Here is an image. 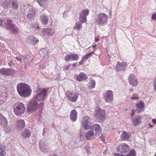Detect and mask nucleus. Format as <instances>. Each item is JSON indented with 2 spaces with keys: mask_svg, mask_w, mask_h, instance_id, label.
Segmentation results:
<instances>
[{
  "mask_svg": "<svg viewBox=\"0 0 156 156\" xmlns=\"http://www.w3.org/2000/svg\"><path fill=\"white\" fill-rule=\"evenodd\" d=\"M17 89L19 94L21 97H29L31 93L30 87L25 83H20L18 84Z\"/></svg>",
  "mask_w": 156,
  "mask_h": 156,
  "instance_id": "1",
  "label": "nucleus"
},
{
  "mask_svg": "<svg viewBox=\"0 0 156 156\" xmlns=\"http://www.w3.org/2000/svg\"><path fill=\"white\" fill-rule=\"evenodd\" d=\"M89 10L85 9L82 11L80 14L79 20L80 22H76L75 24L74 29L79 31L82 28V23H85L87 21V16L88 15Z\"/></svg>",
  "mask_w": 156,
  "mask_h": 156,
  "instance_id": "2",
  "label": "nucleus"
},
{
  "mask_svg": "<svg viewBox=\"0 0 156 156\" xmlns=\"http://www.w3.org/2000/svg\"><path fill=\"white\" fill-rule=\"evenodd\" d=\"M12 21L8 19L6 22L3 21L2 19H0V26H4L8 30L14 34H16L18 32V30L14 24H12Z\"/></svg>",
  "mask_w": 156,
  "mask_h": 156,
  "instance_id": "3",
  "label": "nucleus"
},
{
  "mask_svg": "<svg viewBox=\"0 0 156 156\" xmlns=\"http://www.w3.org/2000/svg\"><path fill=\"white\" fill-rule=\"evenodd\" d=\"M108 16L105 13H98L95 20L96 23L98 25L103 26L107 25Z\"/></svg>",
  "mask_w": 156,
  "mask_h": 156,
  "instance_id": "4",
  "label": "nucleus"
},
{
  "mask_svg": "<svg viewBox=\"0 0 156 156\" xmlns=\"http://www.w3.org/2000/svg\"><path fill=\"white\" fill-rule=\"evenodd\" d=\"M25 107L23 103L18 102L14 106L13 110L15 114L17 116L22 115L25 112Z\"/></svg>",
  "mask_w": 156,
  "mask_h": 156,
  "instance_id": "5",
  "label": "nucleus"
},
{
  "mask_svg": "<svg viewBox=\"0 0 156 156\" xmlns=\"http://www.w3.org/2000/svg\"><path fill=\"white\" fill-rule=\"evenodd\" d=\"M34 99L30 101L27 105V112L32 113L37 110L38 108V103L37 100H38V98H35Z\"/></svg>",
  "mask_w": 156,
  "mask_h": 156,
  "instance_id": "6",
  "label": "nucleus"
},
{
  "mask_svg": "<svg viewBox=\"0 0 156 156\" xmlns=\"http://www.w3.org/2000/svg\"><path fill=\"white\" fill-rule=\"evenodd\" d=\"M95 116L96 118L100 121H104L105 119V113L100 107L96 105L95 107Z\"/></svg>",
  "mask_w": 156,
  "mask_h": 156,
  "instance_id": "7",
  "label": "nucleus"
},
{
  "mask_svg": "<svg viewBox=\"0 0 156 156\" xmlns=\"http://www.w3.org/2000/svg\"><path fill=\"white\" fill-rule=\"evenodd\" d=\"M79 58L78 54L73 53L67 54L65 56V60L67 62L70 61H77Z\"/></svg>",
  "mask_w": 156,
  "mask_h": 156,
  "instance_id": "8",
  "label": "nucleus"
},
{
  "mask_svg": "<svg viewBox=\"0 0 156 156\" xmlns=\"http://www.w3.org/2000/svg\"><path fill=\"white\" fill-rule=\"evenodd\" d=\"M48 90V88H38L36 92V98H45L47 97Z\"/></svg>",
  "mask_w": 156,
  "mask_h": 156,
  "instance_id": "9",
  "label": "nucleus"
},
{
  "mask_svg": "<svg viewBox=\"0 0 156 156\" xmlns=\"http://www.w3.org/2000/svg\"><path fill=\"white\" fill-rule=\"evenodd\" d=\"M129 147L128 145L125 143L120 144L116 148L117 151L121 153H126L129 151Z\"/></svg>",
  "mask_w": 156,
  "mask_h": 156,
  "instance_id": "10",
  "label": "nucleus"
},
{
  "mask_svg": "<svg viewBox=\"0 0 156 156\" xmlns=\"http://www.w3.org/2000/svg\"><path fill=\"white\" fill-rule=\"evenodd\" d=\"M15 73L14 70L12 69L4 68L0 69V73L6 76H12Z\"/></svg>",
  "mask_w": 156,
  "mask_h": 156,
  "instance_id": "11",
  "label": "nucleus"
},
{
  "mask_svg": "<svg viewBox=\"0 0 156 156\" xmlns=\"http://www.w3.org/2000/svg\"><path fill=\"white\" fill-rule=\"evenodd\" d=\"M42 32L43 36L48 37L53 35L54 33V31L51 28H46L42 29Z\"/></svg>",
  "mask_w": 156,
  "mask_h": 156,
  "instance_id": "12",
  "label": "nucleus"
},
{
  "mask_svg": "<svg viewBox=\"0 0 156 156\" xmlns=\"http://www.w3.org/2000/svg\"><path fill=\"white\" fill-rule=\"evenodd\" d=\"M89 117L88 116H85L83 119L82 122V127H83L85 130H88L90 128L89 123Z\"/></svg>",
  "mask_w": 156,
  "mask_h": 156,
  "instance_id": "13",
  "label": "nucleus"
},
{
  "mask_svg": "<svg viewBox=\"0 0 156 156\" xmlns=\"http://www.w3.org/2000/svg\"><path fill=\"white\" fill-rule=\"evenodd\" d=\"M90 127V129L94 130L95 133V136H99L101 132V126L98 124H95L91 125Z\"/></svg>",
  "mask_w": 156,
  "mask_h": 156,
  "instance_id": "14",
  "label": "nucleus"
},
{
  "mask_svg": "<svg viewBox=\"0 0 156 156\" xmlns=\"http://www.w3.org/2000/svg\"><path fill=\"white\" fill-rule=\"evenodd\" d=\"M127 65V64L125 62H118L116 66L115 69L117 71H124L126 69Z\"/></svg>",
  "mask_w": 156,
  "mask_h": 156,
  "instance_id": "15",
  "label": "nucleus"
},
{
  "mask_svg": "<svg viewBox=\"0 0 156 156\" xmlns=\"http://www.w3.org/2000/svg\"><path fill=\"white\" fill-rule=\"evenodd\" d=\"M128 80L131 85L135 86L138 84V82L136 77L133 74H130L128 77Z\"/></svg>",
  "mask_w": 156,
  "mask_h": 156,
  "instance_id": "16",
  "label": "nucleus"
},
{
  "mask_svg": "<svg viewBox=\"0 0 156 156\" xmlns=\"http://www.w3.org/2000/svg\"><path fill=\"white\" fill-rule=\"evenodd\" d=\"M136 111L138 112V113H140L141 112H143L144 110V107H145V104L144 102L141 100H140L138 103L136 104Z\"/></svg>",
  "mask_w": 156,
  "mask_h": 156,
  "instance_id": "17",
  "label": "nucleus"
},
{
  "mask_svg": "<svg viewBox=\"0 0 156 156\" xmlns=\"http://www.w3.org/2000/svg\"><path fill=\"white\" fill-rule=\"evenodd\" d=\"M142 117L140 115L135 116L132 120V122L134 125L137 126L141 124V119Z\"/></svg>",
  "mask_w": 156,
  "mask_h": 156,
  "instance_id": "18",
  "label": "nucleus"
},
{
  "mask_svg": "<svg viewBox=\"0 0 156 156\" xmlns=\"http://www.w3.org/2000/svg\"><path fill=\"white\" fill-rule=\"evenodd\" d=\"M87 78V75L83 72H80L76 77V79L78 81H84Z\"/></svg>",
  "mask_w": 156,
  "mask_h": 156,
  "instance_id": "19",
  "label": "nucleus"
},
{
  "mask_svg": "<svg viewBox=\"0 0 156 156\" xmlns=\"http://www.w3.org/2000/svg\"><path fill=\"white\" fill-rule=\"evenodd\" d=\"M25 126V123L24 120L22 119L18 120L16 124V128L19 130L23 129Z\"/></svg>",
  "mask_w": 156,
  "mask_h": 156,
  "instance_id": "20",
  "label": "nucleus"
},
{
  "mask_svg": "<svg viewBox=\"0 0 156 156\" xmlns=\"http://www.w3.org/2000/svg\"><path fill=\"white\" fill-rule=\"evenodd\" d=\"M27 42L31 45H36L39 41L38 40L32 36L29 37L27 40Z\"/></svg>",
  "mask_w": 156,
  "mask_h": 156,
  "instance_id": "21",
  "label": "nucleus"
},
{
  "mask_svg": "<svg viewBox=\"0 0 156 156\" xmlns=\"http://www.w3.org/2000/svg\"><path fill=\"white\" fill-rule=\"evenodd\" d=\"M31 135V132L28 129H24L21 132V135L23 138L26 139L29 137Z\"/></svg>",
  "mask_w": 156,
  "mask_h": 156,
  "instance_id": "22",
  "label": "nucleus"
},
{
  "mask_svg": "<svg viewBox=\"0 0 156 156\" xmlns=\"http://www.w3.org/2000/svg\"><path fill=\"white\" fill-rule=\"evenodd\" d=\"M66 94L67 98H78L79 97L77 93L69 90L66 91Z\"/></svg>",
  "mask_w": 156,
  "mask_h": 156,
  "instance_id": "23",
  "label": "nucleus"
},
{
  "mask_svg": "<svg viewBox=\"0 0 156 156\" xmlns=\"http://www.w3.org/2000/svg\"><path fill=\"white\" fill-rule=\"evenodd\" d=\"M130 135L127 132L123 131L120 135L121 140L122 141L128 140L129 138Z\"/></svg>",
  "mask_w": 156,
  "mask_h": 156,
  "instance_id": "24",
  "label": "nucleus"
},
{
  "mask_svg": "<svg viewBox=\"0 0 156 156\" xmlns=\"http://www.w3.org/2000/svg\"><path fill=\"white\" fill-rule=\"evenodd\" d=\"M77 112L76 110L73 109L70 112V118L72 121L75 122L77 118Z\"/></svg>",
  "mask_w": 156,
  "mask_h": 156,
  "instance_id": "25",
  "label": "nucleus"
},
{
  "mask_svg": "<svg viewBox=\"0 0 156 156\" xmlns=\"http://www.w3.org/2000/svg\"><path fill=\"white\" fill-rule=\"evenodd\" d=\"M94 136H95V133H94L93 130L89 131L86 135L87 139L89 140L93 138Z\"/></svg>",
  "mask_w": 156,
  "mask_h": 156,
  "instance_id": "26",
  "label": "nucleus"
},
{
  "mask_svg": "<svg viewBox=\"0 0 156 156\" xmlns=\"http://www.w3.org/2000/svg\"><path fill=\"white\" fill-rule=\"evenodd\" d=\"M8 121L2 115L0 114V124L3 125L4 126L7 125Z\"/></svg>",
  "mask_w": 156,
  "mask_h": 156,
  "instance_id": "27",
  "label": "nucleus"
},
{
  "mask_svg": "<svg viewBox=\"0 0 156 156\" xmlns=\"http://www.w3.org/2000/svg\"><path fill=\"white\" fill-rule=\"evenodd\" d=\"M41 21L43 24L46 25L47 24L49 18L48 17L44 15H42L41 16Z\"/></svg>",
  "mask_w": 156,
  "mask_h": 156,
  "instance_id": "28",
  "label": "nucleus"
},
{
  "mask_svg": "<svg viewBox=\"0 0 156 156\" xmlns=\"http://www.w3.org/2000/svg\"><path fill=\"white\" fill-rule=\"evenodd\" d=\"M103 94L104 95V98H112L113 96L112 92L110 90H107L105 94Z\"/></svg>",
  "mask_w": 156,
  "mask_h": 156,
  "instance_id": "29",
  "label": "nucleus"
},
{
  "mask_svg": "<svg viewBox=\"0 0 156 156\" xmlns=\"http://www.w3.org/2000/svg\"><path fill=\"white\" fill-rule=\"evenodd\" d=\"M35 15V12L33 11L32 9H30L29 11V13L27 15V17L28 19L30 20Z\"/></svg>",
  "mask_w": 156,
  "mask_h": 156,
  "instance_id": "30",
  "label": "nucleus"
},
{
  "mask_svg": "<svg viewBox=\"0 0 156 156\" xmlns=\"http://www.w3.org/2000/svg\"><path fill=\"white\" fill-rule=\"evenodd\" d=\"M11 3V1H6L2 4V6L4 8L7 9L9 8V6H10Z\"/></svg>",
  "mask_w": 156,
  "mask_h": 156,
  "instance_id": "31",
  "label": "nucleus"
},
{
  "mask_svg": "<svg viewBox=\"0 0 156 156\" xmlns=\"http://www.w3.org/2000/svg\"><path fill=\"white\" fill-rule=\"evenodd\" d=\"M96 85V82L92 79H91L89 83V86L90 88H94L95 87Z\"/></svg>",
  "mask_w": 156,
  "mask_h": 156,
  "instance_id": "32",
  "label": "nucleus"
},
{
  "mask_svg": "<svg viewBox=\"0 0 156 156\" xmlns=\"http://www.w3.org/2000/svg\"><path fill=\"white\" fill-rule=\"evenodd\" d=\"M43 140H41L39 142V147L41 151L44 152L45 151V146L44 145V144L43 142Z\"/></svg>",
  "mask_w": 156,
  "mask_h": 156,
  "instance_id": "33",
  "label": "nucleus"
},
{
  "mask_svg": "<svg viewBox=\"0 0 156 156\" xmlns=\"http://www.w3.org/2000/svg\"><path fill=\"white\" fill-rule=\"evenodd\" d=\"M49 0H36L41 7L44 6V4L46 2H47Z\"/></svg>",
  "mask_w": 156,
  "mask_h": 156,
  "instance_id": "34",
  "label": "nucleus"
},
{
  "mask_svg": "<svg viewBox=\"0 0 156 156\" xmlns=\"http://www.w3.org/2000/svg\"><path fill=\"white\" fill-rule=\"evenodd\" d=\"M12 8L13 9L16 10L18 8V4L17 2L15 0H13L12 4Z\"/></svg>",
  "mask_w": 156,
  "mask_h": 156,
  "instance_id": "35",
  "label": "nucleus"
},
{
  "mask_svg": "<svg viewBox=\"0 0 156 156\" xmlns=\"http://www.w3.org/2000/svg\"><path fill=\"white\" fill-rule=\"evenodd\" d=\"M6 151L5 147H0V156H5Z\"/></svg>",
  "mask_w": 156,
  "mask_h": 156,
  "instance_id": "36",
  "label": "nucleus"
},
{
  "mask_svg": "<svg viewBox=\"0 0 156 156\" xmlns=\"http://www.w3.org/2000/svg\"><path fill=\"white\" fill-rule=\"evenodd\" d=\"M94 53V51H91L90 53H88L87 54L84 55L82 57V58L85 59H87L88 58H89L90 57H91L92 56V55Z\"/></svg>",
  "mask_w": 156,
  "mask_h": 156,
  "instance_id": "37",
  "label": "nucleus"
},
{
  "mask_svg": "<svg viewBox=\"0 0 156 156\" xmlns=\"http://www.w3.org/2000/svg\"><path fill=\"white\" fill-rule=\"evenodd\" d=\"M135 151L134 149H132L127 154V156H136Z\"/></svg>",
  "mask_w": 156,
  "mask_h": 156,
  "instance_id": "38",
  "label": "nucleus"
},
{
  "mask_svg": "<svg viewBox=\"0 0 156 156\" xmlns=\"http://www.w3.org/2000/svg\"><path fill=\"white\" fill-rule=\"evenodd\" d=\"M44 106V103L43 102H41L40 103L38 106V108L39 110L40 111L42 110V108Z\"/></svg>",
  "mask_w": 156,
  "mask_h": 156,
  "instance_id": "39",
  "label": "nucleus"
},
{
  "mask_svg": "<svg viewBox=\"0 0 156 156\" xmlns=\"http://www.w3.org/2000/svg\"><path fill=\"white\" fill-rule=\"evenodd\" d=\"M106 102L111 103L113 100L112 98H104Z\"/></svg>",
  "mask_w": 156,
  "mask_h": 156,
  "instance_id": "40",
  "label": "nucleus"
},
{
  "mask_svg": "<svg viewBox=\"0 0 156 156\" xmlns=\"http://www.w3.org/2000/svg\"><path fill=\"white\" fill-rule=\"evenodd\" d=\"M99 136L102 141L103 142L105 141V137L102 134H101Z\"/></svg>",
  "mask_w": 156,
  "mask_h": 156,
  "instance_id": "41",
  "label": "nucleus"
},
{
  "mask_svg": "<svg viewBox=\"0 0 156 156\" xmlns=\"http://www.w3.org/2000/svg\"><path fill=\"white\" fill-rule=\"evenodd\" d=\"M151 19L153 20H156V13H154L152 15Z\"/></svg>",
  "mask_w": 156,
  "mask_h": 156,
  "instance_id": "42",
  "label": "nucleus"
},
{
  "mask_svg": "<svg viewBox=\"0 0 156 156\" xmlns=\"http://www.w3.org/2000/svg\"><path fill=\"white\" fill-rule=\"evenodd\" d=\"M69 100L72 102H75L77 100V98H68Z\"/></svg>",
  "mask_w": 156,
  "mask_h": 156,
  "instance_id": "43",
  "label": "nucleus"
},
{
  "mask_svg": "<svg viewBox=\"0 0 156 156\" xmlns=\"http://www.w3.org/2000/svg\"><path fill=\"white\" fill-rule=\"evenodd\" d=\"M139 96L136 93H134L131 98H138Z\"/></svg>",
  "mask_w": 156,
  "mask_h": 156,
  "instance_id": "44",
  "label": "nucleus"
},
{
  "mask_svg": "<svg viewBox=\"0 0 156 156\" xmlns=\"http://www.w3.org/2000/svg\"><path fill=\"white\" fill-rule=\"evenodd\" d=\"M154 89L155 90H156V77L154 79Z\"/></svg>",
  "mask_w": 156,
  "mask_h": 156,
  "instance_id": "45",
  "label": "nucleus"
},
{
  "mask_svg": "<svg viewBox=\"0 0 156 156\" xmlns=\"http://www.w3.org/2000/svg\"><path fill=\"white\" fill-rule=\"evenodd\" d=\"M136 111V110H132V114H131V116H133L134 115L135 112Z\"/></svg>",
  "mask_w": 156,
  "mask_h": 156,
  "instance_id": "46",
  "label": "nucleus"
},
{
  "mask_svg": "<svg viewBox=\"0 0 156 156\" xmlns=\"http://www.w3.org/2000/svg\"><path fill=\"white\" fill-rule=\"evenodd\" d=\"M13 63L11 61H9L8 63V65L10 66H11Z\"/></svg>",
  "mask_w": 156,
  "mask_h": 156,
  "instance_id": "47",
  "label": "nucleus"
},
{
  "mask_svg": "<svg viewBox=\"0 0 156 156\" xmlns=\"http://www.w3.org/2000/svg\"><path fill=\"white\" fill-rule=\"evenodd\" d=\"M45 49H40L39 52L40 54H42V52Z\"/></svg>",
  "mask_w": 156,
  "mask_h": 156,
  "instance_id": "48",
  "label": "nucleus"
},
{
  "mask_svg": "<svg viewBox=\"0 0 156 156\" xmlns=\"http://www.w3.org/2000/svg\"><path fill=\"white\" fill-rule=\"evenodd\" d=\"M45 132H46L45 129L44 128L43 129V133H42V135H43V136H44V133H45Z\"/></svg>",
  "mask_w": 156,
  "mask_h": 156,
  "instance_id": "49",
  "label": "nucleus"
},
{
  "mask_svg": "<svg viewBox=\"0 0 156 156\" xmlns=\"http://www.w3.org/2000/svg\"><path fill=\"white\" fill-rule=\"evenodd\" d=\"M16 58L17 60H19V61H20L21 60V58L18 57H16Z\"/></svg>",
  "mask_w": 156,
  "mask_h": 156,
  "instance_id": "50",
  "label": "nucleus"
},
{
  "mask_svg": "<svg viewBox=\"0 0 156 156\" xmlns=\"http://www.w3.org/2000/svg\"><path fill=\"white\" fill-rule=\"evenodd\" d=\"M71 64H69L68 65H67L66 67V69H68L69 68Z\"/></svg>",
  "mask_w": 156,
  "mask_h": 156,
  "instance_id": "51",
  "label": "nucleus"
},
{
  "mask_svg": "<svg viewBox=\"0 0 156 156\" xmlns=\"http://www.w3.org/2000/svg\"><path fill=\"white\" fill-rule=\"evenodd\" d=\"M152 121L153 123H155L156 122V119H152Z\"/></svg>",
  "mask_w": 156,
  "mask_h": 156,
  "instance_id": "52",
  "label": "nucleus"
},
{
  "mask_svg": "<svg viewBox=\"0 0 156 156\" xmlns=\"http://www.w3.org/2000/svg\"><path fill=\"white\" fill-rule=\"evenodd\" d=\"M76 66V63H73L72 65V66L73 67H75Z\"/></svg>",
  "mask_w": 156,
  "mask_h": 156,
  "instance_id": "53",
  "label": "nucleus"
},
{
  "mask_svg": "<svg viewBox=\"0 0 156 156\" xmlns=\"http://www.w3.org/2000/svg\"><path fill=\"white\" fill-rule=\"evenodd\" d=\"M148 126L150 127H153V126L151 125L150 123H149L148 124Z\"/></svg>",
  "mask_w": 156,
  "mask_h": 156,
  "instance_id": "54",
  "label": "nucleus"
},
{
  "mask_svg": "<svg viewBox=\"0 0 156 156\" xmlns=\"http://www.w3.org/2000/svg\"><path fill=\"white\" fill-rule=\"evenodd\" d=\"M99 40L98 38H95V41L96 42H98L99 41Z\"/></svg>",
  "mask_w": 156,
  "mask_h": 156,
  "instance_id": "55",
  "label": "nucleus"
},
{
  "mask_svg": "<svg viewBox=\"0 0 156 156\" xmlns=\"http://www.w3.org/2000/svg\"><path fill=\"white\" fill-rule=\"evenodd\" d=\"M83 60V58H82L81 60L79 62V63L80 65L82 63V61Z\"/></svg>",
  "mask_w": 156,
  "mask_h": 156,
  "instance_id": "56",
  "label": "nucleus"
},
{
  "mask_svg": "<svg viewBox=\"0 0 156 156\" xmlns=\"http://www.w3.org/2000/svg\"><path fill=\"white\" fill-rule=\"evenodd\" d=\"M97 46V45L96 44H95L93 46V47H92V48L94 49V48L95 47H96Z\"/></svg>",
  "mask_w": 156,
  "mask_h": 156,
  "instance_id": "57",
  "label": "nucleus"
},
{
  "mask_svg": "<svg viewBox=\"0 0 156 156\" xmlns=\"http://www.w3.org/2000/svg\"><path fill=\"white\" fill-rule=\"evenodd\" d=\"M82 133L80 132V137H81L82 136Z\"/></svg>",
  "mask_w": 156,
  "mask_h": 156,
  "instance_id": "58",
  "label": "nucleus"
},
{
  "mask_svg": "<svg viewBox=\"0 0 156 156\" xmlns=\"http://www.w3.org/2000/svg\"><path fill=\"white\" fill-rule=\"evenodd\" d=\"M106 152H107V151H106V150H105L104 152H103V153L104 154H106Z\"/></svg>",
  "mask_w": 156,
  "mask_h": 156,
  "instance_id": "59",
  "label": "nucleus"
},
{
  "mask_svg": "<svg viewBox=\"0 0 156 156\" xmlns=\"http://www.w3.org/2000/svg\"><path fill=\"white\" fill-rule=\"evenodd\" d=\"M44 98H41V99H39V100H40V101L43 100Z\"/></svg>",
  "mask_w": 156,
  "mask_h": 156,
  "instance_id": "60",
  "label": "nucleus"
},
{
  "mask_svg": "<svg viewBox=\"0 0 156 156\" xmlns=\"http://www.w3.org/2000/svg\"><path fill=\"white\" fill-rule=\"evenodd\" d=\"M133 100H134L136 99H138V98H131Z\"/></svg>",
  "mask_w": 156,
  "mask_h": 156,
  "instance_id": "61",
  "label": "nucleus"
},
{
  "mask_svg": "<svg viewBox=\"0 0 156 156\" xmlns=\"http://www.w3.org/2000/svg\"><path fill=\"white\" fill-rule=\"evenodd\" d=\"M37 29H39V26H37Z\"/></svg>",
  "mask_w": 156,
  "mask_h": 156,
  "instance_id": "62",
  "label": "nucleus"
},
{
  "mask_svg": "<svg viewBox=\"0 0 156 156\" xmlns=\"http://www.w3.org/2000/svg\"><path fill=\"white\" fill-rule=\"evenodd\" d=\"M90 48H91V47H90L88 48H87V49H90Z\"/></svg>",
  "mask_w": 156,
  "mask_h": 156,
  "instance_id": "63",
  "label": "nucleus"
},
{
  "mask_svg": "<svg viewBox=\"0 0 156 156\" xmlns=\"http://www.w3.org/2000/svg\"><path fill=\"white\" fill-rule=\"evenodd\" d=\"M154 156H156V152L155 153V154Z\"/></svg>",
  "mask_w": 156,
  "mask_h": 156,
  "instance_id": "64",
  "label": "nucleus"
}]
</instances>
